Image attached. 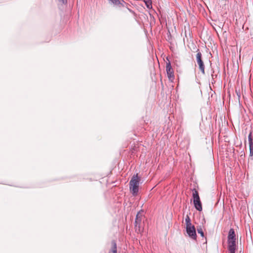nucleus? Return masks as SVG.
Here are the masks:
<instances>
[{"label":"nucleus","mask_w":253,"mask_h":253,"mask_svg":"<svg viewBox=\"0 0 253 253\" xmlns=\"http://www.w3.org/2000/svg\"><path fill=\"white\" fill-rule=\"evenodd\" d=\"M166 71L168 75V78L169 80L172 81L174 79V75L173 69L171 68L170 63L169 62L167 63L166 65Z\"/></svg>","instance_id":"4"},{"label":"nucleus","mask_w":253,"mask_h":253,"mask_svg":"<svg viewBox=\"0 0 253 253\" xmlns=\"http://www.w3.org/2000/svg\"><path fill=\"white\" fill-rule=\"evenodd\" d=\"M141 222V218H139L138 217H136L135 221V226L136 228V230H138L140 231V224Z\"/></svg>","instance_id":"10"},{"label":"nucleus","mask_w":253,"mask_h":253,"mask_svg":"<svg viewBox=\"0 0 253 253\" xmlns=\"http://www.w3.org/2000/svg\"><path fill=\"white\" fill-rule=\"evenodd\" d=\"M196 61L199 65L200 70L203 74H205V65L202 60V53L199 51H198L196 54Z\"/></svg>","instance_id":"3"},{"label":"nucleus","mask_w":253,"mask_h":253,"mask_svg":"<svg viewBox=\"0 0 253 253\" xmlns=\"http://www.w3.org/2000/svg\"><path fill=\"white\" fill-rule=\"evenodd\" d=\"M227 242L229 253H235L236 249V240H227Z\"/></svg>","instance_id":"6"},{"label":"nucleus","mask_w":253,"mask_h":253,"mask_svg":"<svg viewBox=\"0 0 253 253\" xmlns=\"http://www.w3.org/2000/svg\"><path fill=\"white\" fill-rule=\"evenodd\" d=\"M136 217H138V218H142V215L141 214V213L139 212L137 213V214H136Z\"/></svg>","instance_id":"14"},{"label":"nucleus","mask_w":253,"mask_h":253,"mask_svg":"<svg viewBox=\"0 0 253 253\" xmlns=\"http://www.w3.org/2000/svg\"><path fill=\"white\" fill-rule=\"evenodd\" d=\"M109 253H117V244L114 241L112 242V247L110 250Z\"/></svg>","instance_id":"11"},{"label":"nucleus","mask_w":253,"mask_h":253,"mask_svg":"<svg viewBox=\"0 0 253 253\" xmlns=\"http://www.w3.org/2000/svg\"><path fill=\"white\" fill-rule=\"evenodd\" d=\"M140 179L136 174L132 176L129 182V189L133 196H136L138 192Z\"/></svg>","instance_id":"1"},{"label":"nucleus","mask_w":253,"mask_h":253,"mask_svg":"<svg viewBox=\"0 0 253 253\" xmlns=\"http://www.w3.org/2000/svg\"><path fill=\"white\" fill-rule=\"evenodd\" d=\"M227 238V240H236V235L233 228L229 230Z\"/></svg>","instance_id":"9"},{"label":"nucleus","mask_w":253,"mask_h":253,"mask_svg":"<svg viewBox=\"0 0 253 253\" xmlns=\"http://www.w3.org/2000/svg\"><path fill=\"white\" fill-rule=\"evenodd\" d=\"M248 141L250 147V156H253V141L252 136V132H250L248 136Z\"/></svg>","instance_id":"8"},{"label":"nucleus","mask_w":253,"mask_h":253,"mask_svg":"<svg viewBox=\"0 0 253 253\" xmlns=\"http://www.w3.org/2000/svg\"><path fill=\"white\" fill-rule=\"evenodd\" d=\"M109 3L113 4L114 6L118 7H124L126 2L123 0H108Z\"/></svg>","instance_id":"7"},{"label":"nucleus","mask_w":253,"mask_h":253,"mask_svg":"<svg viewBox=\"0 0 253 253\" xmlns=\"http://www.w3.org/2000/svg\"><path fill=\"white\" fill-rule=\"evenodd\" d=\"M186 232L190 237L193 239H196V233L194 225L186 226Z\"/></svg>","instance_id":"5"},{"label":"nucleus","mask_w":253,"mask_h":253,"mask_svg":"<svg viewBox=\"0 0 253 253\" xmlns=\"http://www.w3.org/2000/svg\"><path fill=\"white\" fill-rule=\"evenodd\" d=\"M193 194L192 196L193 198V203L195 208L199 211L202 210V204L200 201V197L199 196L198 192L195 189H193L192 190Z\"/></svg>","instance_id":"2"},{"label":"nucleus","mask_w":253,"mask_h":253,"mask_svg":"<svg viewBox=\"0 0 253 253\" xmlns=\"http://www.w3.org/2000/svg\"><path fill=\"white\" fill-rule=\"evenodd\" d=\"M185 222H186V226L192 225L191 223L190 218L188 215H187V216L185 218Z\"/></svg>","instance_id":"12"},{"label":"nucleus","mask_w":253,"mask_h":253,"mask_svg":"<svg viewBox=\"0 0 253 253\" xmlns=\"http://www.w3.org/2000/svg\"><path fill=\"white\" fill-rule=\"evenodd\" d=\"M60 2H61L63 4H65L67 3V0H59Z\"/></svg>","instance_id":"15"},{"label":"nucleus","mask_w":253,"mask_h":253,"mask_svg":"<svg viewBox=\"0 0 253 253\" xmlns=\"http://www.w3.org/2000/svg\"><path fill=\"white\" fill-rule=\"evenodd\" d=\"M197 231L198 233L200 234L202 237H203L204 236V232L203 231L202 229L201 228L197 229Z\"/></svg>","instance_id":"13"}]
</instances>
